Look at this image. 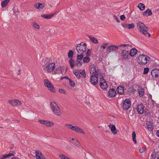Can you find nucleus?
<instances>
[{"instance_id": "nucleus-1", "label": "nucleus", "mask_w": 159, "mask_h": 159, "mask_svg": "<svg viewBox=\"0 0 159 159\" xmlns=\"http://www.w3.org/2000/svg\"><path fill=\"white\" fill-rule=\"evenodd\" d=\"M51 61L47 58L42 61L41 64L43 70L48 73L52 72L55 68V64L54 63H51Z\"/></svg>"}, {"instance_id": "nucleus-2", "label": "nucleus", "mask_w": 159, "mask_h": 159, "mask_svg": "<svg viewBox=\"0 0 159 159\" xmlns=\"http://www.w3.org/2000/svg\"><path fill=\"white\" fill-rule=\"evenodd\" d=\"M137 28L139 30L145 35L147 34L148 37L151 36L150 34L148 32V28L145 25L141 22H139L137 23Z\"/></svg>"}, {"instance_id": "nucleus-3", "label": "nucleus", "mask_w": 159, "mask_h": 159, "mask_svg": "<svg viewBox=\"0 0 159 159\" xmlns=\"http://www.w3.org/2000/svg\"><path fill=\"white\" fill-rule=\"evenodd\" d=\"M50 107L54 114L56 116H60L62 113L60 108L57 104L54 102H51L50 103Z\"/></svg>"}, {"instance_id": "nucleus-4", "label": "nucleus", "mask_w": 159, "mask_h": 159, "mask_svg": "<svg viewBox=\"0 0 159 159\" xmlns=\"http://www.w3.org/2000/svg\"><path fill=\"white\" fill-rule=\"evenodd\" d=\"M150 59L149 57L142 54L138 57V63L140 65H145L149 62Z\"/></svg>"}, {"instance_id": "nucleus-5", "label": "nucleus", "mask_w": 159, "mask_h": 159, "mask_svg": "<svg viewBox=\"0 0 159 159\" xmlns=\"http://www.w3.org/2000/svg\"><path fill=\"white\" fill-rule=\"evenodd\" d=\"M74 53L73 51L70 50V66L72 68H73L74 67H80L82 65L81 63L80 62V61L77 60L74 62V60L72 58Z\"/></svg>"}, {"instance_id": "nucleus-6", "label": "nucleus", "mask_w": 159, "mask_h": 159, "mask_svg": "<svg viewBox=\"0 0 159 159\" xmlns=\"http://www.w3.org/2000/svg\"><path fill=\"white\" fill-rule=\"evenodd\" d=\"M73 73L78 79L85 78L86 77V74L84 69L82 70L75 69L73 70Z\"/></svg>"}, {"instance_id": "nucleus-7", "label": "nucleus", "mask_w": 159, "mask_h": 159, "mask_svg": "<svg viewBox=\"0 0 159 159\" xmlns=\"http://www.w3.org/2000/svg\"><path fill=\"white\" fill-rule=\"evenodd\" d=\"M86 44L82 42L77 45L76 49L79 54H83L86 51Z\"/></svg>"}, {"instance_id": "nucleus-8", "label": "nucleus", "mask_w": 159, "mask_h": 159, "mask_svg": "<svg viewBox=\"0 0 159 159\" xmlns=\"http://www.w3.org/2000/svg\"><path fill=\"white\" fill-rule=\"evenodd\" d=\"M43 82L44 85L47 87L48 90L53 93L55 92V89L54 88L53 85L48 80H44Z\"/></svg>"}, {"instance_id": "nucleus-9", "label": "nucleus", "mask_w": 159, "mask_h": 159, "mask_svg": "<svg viewBox=\"0 0 159 159\" xmlns=\"http://www.w3.org/2000/svg\"><path fill=\"white\" fill-rule=\"evenodd\" d=\"M129 53V51L125 49L122 50L121 52V56L122 60H128L130 56Z\"/></svg>"}, {"instance_id": "nucleus-10", "label": "nucleus", "mask_w": 159, "mask_h": 159, "mask_svg": "<svg viewBox=\"0 0 159 159\" xmlns=\"http://www.w3.org/2000/svg\"><path fill=\"white\" fill-rule=\"evenodd\" d=\"M98 74H93L90 79V82L91 84L94 85H95L98 83Z\"/></svg>"}, {"instance_id": "nucleus-11", "label": "nucleus", "mask_w": 159, "mask_h": 159, "mask_svg": "<svg viewBox=\"0 0 159 159\" xmlns=\"http://www.w3.org/2000/svg\"><path fill=\"white\" fill-rule=\"evenodd\" d=\"M100 86L103 89H106L108 88V84L103 76L100 79Z\"/></svg>"}, {"instance_id": "nucleus-12", "label": "nucleus", "mask_w": 159, "mask_h": 159, "mask_svg": "<svg viewBox=\"0 0 159 159\" xmlns=\"http://www.w3.org/2000/svg\"><path fill=\"white\" fill-rule=\"evenodd\" d=\"M38 121L41 124L48 127H51L54 125L53 122L47 120H39Z\"/></svg>"}, {"instance_id": "nucleus-13", "label": "nucleus", "mask_w": 159, "mask_h": 159, "mask_svg": "<svg viewBox=\"0 0 159 159\" xmlns=\"http://www.w3.org/2000/svg\"><path fill=\"white\" fill-rule=\"evenodd\" d=\"M151 74L152 77L155 79L159 78V70L157 68H154L151 71Z\"/></svg>"}, {"instance_id": "nucleus-14", "label": "nucleus", "mask_w": 159, "mask_h": 159, "mask_svg": "<svg viewBox=\"0 0 159 159\" xmlns=\"http://www.w3.org/2000/svg\"><path fill=\"white\" fill-rule=\"evenodd\" d=\"M131 105V104L130 100L126 99L124 102L123 107L124 109L128 110L130 107Z\"/></svg>"}, {"instance_id": "nucleus-15", "label": "nucleus", "mask_w": 159, "mask_h": 159, "mask_svg": "<svg viewBox=\"0 0 159 159\" xmlns=\"http://www.w3.org/2000/svg\"><path fill=\"white\" fill-rule=\"evenodd\" d=\"M70 129L78 133L83 134H85L84 132L83 129L77 126H75L70 125Z\"/></svg>"}, {"instance_id": "nucleus-16", "label": "nucleus", "mask_w": 159, "mask_h": 159, "mask_svg": "<svg viewBox=\"0 0 159 159\" xmlns=\"http://www.w3.org/2000/svg\"><path fill=\"white\" fill-rule=\"evenodd\" d=\"M8 102H9L13 106H19L22 104L21 102L17 99L9 100Z\"/></svg>"}, {"instance_id": "nucleus-17", "label": "nucleus", "mask_w": 159, "mask_h": 159, "mask_svg": "<svg viewBox=\"0 0 159 159\" xmlns=\"http://www.w3.org/2000/svg\"><path fill=\"white\" fill-rule=\"evenodd\" d=\"M90 73L93 74H98V69L96 70L95 66L94 64H91L89 67Z\"/></svg>"}, {"instance_id": "nucleus-18", "label": "nucleus", "mask_w": 159, "mask_h": 159, "mask_svg": "<svg viewBox=\"0 0 159 159\" xmlns=\"http://www.w3.org/2000/svg\"><path fill=\"white\" fill-rule=\"evenodd\" d=\"M119 46L114 45H111L108 47L107 49V51L110 52L112 51H116L118 50Z\"/></svg>"}, {"instance_id": "nucleus-19", "label": "nucleus", "mask_w": 159, "mask_h": 159, "mask_svg": "<svg viewBox=\"0 0 159 159\" xmlns=\"http://www.w3.org/2000/svg\"><path fill=\"white\" fill-rule=\"evenodd\" d=\"M35 153L36 159H45L44 156L40 151L37 150Z\"/></svg>"}, {"instance_id": "nucleus-20", "label": "nucleus", "mask_w": 159, "mask_h": 159, "mask_svg": "<svg viewBox=\"0 0 159 159\" xmlns=\"http://www.w3.org/2000/svg\"><path fill=\"white\" fill-rule=\"evenodd\" d=\"M144 108V106L142 104H140L137 105L136 110L139 114H141L143 113Z\"/></svg>"}, {"instance_id": "nucleus-21", "label": "nucleus", "mask_w": 159, "mask_h": 159, "mask_svg": "<svg viewBox=\"0 0 159 159\" xmlns=\"http://www.w3.org/2000/svg\"><path fill=\"white\" fill-rule=\"evenodd\" d=\"M108 95L111 98L114 97L116 94V90L114 89H110L108 92Z\"/></svg>"}, {"instance_id": "nucleus-22", "label": "nucleus", "mask_w": 159, "mask_h": 159, "mask_svg": "<svg viewBox=\"0 0 159 159\" xmlns=\"http://www.w3.org/2000/svg\"><path fill=\"white\" fill-rule=\"evenodd\" d=\"M116 90L118 93L120 95H122L124 93V88L122 86H118Z\"/></svg>"}, {"instance_id": "nucleus-23", "label": "nucleus", "mask_w": 159, "mask_h": 159, "mask_svg": "<svg viewBox=\"0 0 159 159\" xmlns=\"http://www.w3.org/2000/svg\"><path fill=\"white\" fill-rule=\"evenodd\" d=\"M151 156L152 159H159V152L155 150Z\"/></svg>"}, {"instance_id": "nucleus-24", "label": "nucleus", "mask_w": 159, "mask_h": 159, "mask_svg": "<svg viewBox=\"0 0 159 159\" xmlns=\"http://www.w3.org/2000/svg\"><path fill=\"white\" fill-rule=\"evenodd\" d=\"M70 144L74 147L77 146L79 145V143L75 139L72 138L70 141Z\"/></svg>"}, {"instance_id": "nucleus-25", "label": "nucleus", "mask_w": 159, "mask_h": 159, "mask_svg": "<svg viewBox=\"0 0 159 159\" xmlns=\"http://www.w3.org/2000/svg\"><path fill=\"white\" fill-rule=\"evenodd\" d=\"M34 6L36 8L40 10L44 7V3H37L34 4Z\"/></svg>"}, {"instance_id": "nucleus-26", "label": "nucleus", "mask_w": 159, "mask_h": 159, "mask_svg": "<svg viewBox=\"0 0 159 159\" xmlns=\"http://www.w3.org/2000/svg\"><path fill=\"white\" fill-rule=\"evenodd\" d=\"M137 50L135 48H132L129 52V56L131 57H133L137 53Z\"/></svg>"}, {"instance_id": "nucleus-27", "label": "nucleus", "mask_w": 159, "mask_h": 159, "mask_svg": "<svg viewBox=\"0 0 159 159\" xmlns=\"http://www.w3.org/2000/svg\"><path fill=\"white\" fill-rule=\"evenodd\" d=\"M88 36L90 41L93 43L95 44H98V40L94 37H92L89 35H88Z\"/></svg>"}, {"instance_id": "nucleus-28", "label": "nucleus", "mask_w": 159, "mask_h": 159, "mask_svg": "<svg viewBox=\"0 0 159 159\" xmlns=\"http://www.w3.org/2000/svg\"><path fill=\"white\" fill-rule=\"evenodd\" d=\"M152 14L151 11L148 9L143 12V15L146 16H150L152 15Z\"/></svg>"}, {"instance_id": "nucleus-29", "label": "nucleus", "mask_w": 159, "mask_h": 159, "mask_svg": "<svg viewBox=\"0 0 159 159\" xmlns=\"http://www.w3.org/2000/svg\"><path fill=\"white\" fill-rule=\"evenodd\" d=\"M109 127L110 128H111V132L113 133V134H117L116 129L115 126L114 125H109Z\"/></svg>"}, {"instance_id": "nucleus-30", "label": "nucleus", "mask_w": 159, "mask_h": 159, "mask_svg": "<svg viewBox=\"0 0 159 159\" xmlns=\"http://www.w3.org/2000/svg\"><path fill=\"white\" fill-rule=\"evenodd\" d=\"M55 13H53L52 15H48V14H44L42 15L41 16L42 17H43L44 18L49 19H50L52 16L53 15H55Z\"/></svg>"}, {"instance_id": "nucleus-31", "label": "nucleus", "mask_w": 159, "mask_h": 159, "mask_svg": "<svg viewBox=\"0 0 159 159\" xmlns=\"http://www.w3.org/2000/svg\"><path fill=\"white\" fill-rule=\"evenodd\" d=\"M147 125L148 127V128L149 130H153L154 129V126L152 123H151L150 122H148L147 123Z\"/></svg>"}, {"instance_id": "nucleus-32", "label": "nucleus", "mask_w": 159, "mask_h": 159, "mask_svg": "<svg viewBox=\"0 0 159 159\" xmlns=\"http://www.w3.org/2000/svg\"><path fill=\"white\" fill-rule=\"evenodd\" d=\"M138 93L139 96L142 97L143 96L144 93V89L143 88H139L138 89Z\"/></svg>"}, {"instance_id": "nucleus-33", "label": "nucleus", "mask_w": 159, "mask_h": 159, "mask_svg": "<svg viewBox=\"0 0 159 159\" xmlns=\"http://www.w3.org/2000/svg\"><path fill=\"white\" fill-rule=\"evenodd\" d=\"M61 67L60 66L57 67L54 71V73L55 74H59L61 72Z\"/></svg>"}, {"instance_id": "nucleus-34", "label": "nucleus", "mask_w": 159, "mask_h": 159, "mask_svg": "<svg viewBox=\"0 0 159 159\" xmlns=\"http://www.w3.org/2000/svg\"><path fill=\"white\" fill-rule=\"evenodd\" d=\"M32 25L33 27L35 29H39L40 28V26L39 24L35 21L33 22Z\"/></svg>"}, {"instance_id": "nucleus-35", "label": "nucleus", "mask_w": 159, "mask_h": 159, "mask_svg": "<svg viewBox=\"0 0 159 159\" xmlns=\"http://www.w3.org/2000/svg\"><path fill=\"white\" fill-rule=\"evenodd\" d=\"M138 7L139 9L141 11H143L145 8V5L141 3L139 4Z\"/></svg>"}, {"instance_id": "nucleus-36", "label": "nucleus", "mask_w": 159, "mask_h": 159, "mask_svg": "<svg viewBox=\"0 0 159 159\" xmlns=\"http://www.w3.org/2000/svg\"><path fill=\"white\" fill-rule=\"evenodd\" d=\"M90 59L89 57H85L83 58V61L84 63H88L90 61Z\"/></svg>"}, {"instance_id": "nucleus-37", "label": "nucleus", "mask_w": 159, "mask_h": 159, "mask_svg": "<svg viewBox=\"0 0 159 159\" xmlns=\"http://www.w3.org/2000/svg\"><path fill=\"white\" fill-rule=\"evenodd\" d=\"M9 1H3L1 3L2 7H5Z\"/></svg>"}, {"instance_id": "nucleus-38", "label": "nucleus", "mask_w": 159, "mask_h": 159, "mask_svg": "<svg viewBox=\"0 0 159 159\" xmlns=\"http://www.w3.org/2000/svg\"><path fill=\"white\" fill-rule=\"evenodd\" d=\"M78 54L77 56V60L81 61L84 58V55L83 54Z\"/></svg>"}, {"instance_id": "nucleus-39", "label": "nucleus", "mask_w": 159, "mask_h": 159, "mask_svg": "<svg viewBox=\"0 0 159 159\" xmlns=\"http://www.w3.org/2000/svg\"><path fill=\"white\" fill-rule=\"evenodd\" d=\"M132 139L133 141L136 143H137V141L136 139V134L134 131L133 132L132 134Z\"/></svg>"}, {"instance_id": "nucleus-40", "label": "nucleus", "mask_w": 159, "mask_h": 159, "mask_svg": "<svg viewBox=\"0 0 159 159\" xmlns=\"http://www.w3.org/2000/svg\"><path fill=\"white\" fill-rule=\"evenodd\" d=\"M59 157L61 159H70L68 157L61 154H59Z\"/></svg>"}, {"instance_id": "nucleus-41", "label": "nucleus", "mask_w": 159, "mask_h": 159, "mask_svg": "<svg viewBox=\"0 0 159 159\" xmlns=\"http://www.w3.org/2000/svg\"><path fill=\"white\" fill-rule=\"evenodd\" d=\"M13 13L15 14H17L19 13L18 8L16 7H13Z\"/></svg>"}, {"instance_id": "nucleus-42", "label": "nucleus", "mask_w": 159, "mask_h": 159, "mask_svg": "<svg viewBox=\"0 0 159 159\" xmlns=\"http://www.w3.org/2000/svg\"><path fill=\"white\" fill-rule=\"evenodd\" d=\"M149 68L148 67L145 68L144 69L143 74L145 75L147 74L149 71Z\"/></svg>"}, {"instance_id": "nucleus-43", "label": "nucleus", "mask_w": 159, "mask_h": 159, "mask_svg": "<svg viewBox=\"0 0 159 159\" xmlns=\"http://www.w3.org/2000/svg\"><path fill=\"white\" fill-rule=\"evenodd\" d=\"M16 153L14 151H11L8 154H7V155L8 156V157L14 156L15 154Z\"/></svg>"}, {"instance_id": "nucleus-44", "label": "nucleus", "mask_w": 159, "mask_h": 159, "mask_svg": "<svg viewBox=\"0 0 159 159\" xmlns=\"http://www.w3.org/2000/svg\"><path fill=\"white\" fill-rule=\"evenodd\" d=\"M59 92L61 93H63L64 94H66L67 92L65 90L63 89H59L58 90Z\"/></svg>"}, {"instance_id": "nucleus-45", "label": "nucleus", "mask_w": 159, "mask_h": 159, "mask_svg": "<svg viewBox=\"0 0 159 159\" xmlns=\"http://www.w3.org/2000/svg\"><path fill=\"white\" fill-rule=\"evenodd\" d=\"M134 27V24L132 23L130 24H128V28L129 29H132Z\"/></svg>"}, {"instance_id": "nucleus-46", "label": "nucleus", "mask_w": 159, "mask_h": 159, "mask_svg": "<svg viewBox=\"0 0 159 159\" xmlns=\"http://www.w3.org/2000/svg\"><path fill=\"white\" fill-rule=\"evenodd\" d=\"M7 157H8V156L7 154L2 155L0 156V158L2 159H5Z\"/></svg>"}, {"instance_id": "nucleus-47", "label": "nucleus", "mask_w": 159, "mask_h": 159, "mask_svg": "<svg viewBox=\"0 0 159 159\" xmlns=\"http://www.w3.org/2000/svg\"><path fill=\"white\" fill-rule=\"evenodd\" d=\"M70 86H71L72 87H74L75 86V82L70 80Z\"/></svg>"}, {"instance_id": "nucleus-48", "label": "nucleus", "mask_w": 159, "mask_h": 159, "mask_svg": "<svg viewBox=\"0 0 159 159\" xmlns=\"http://www.w3.org/2000/svg\"><path fill=\"white\" fill-rule=\"evenodd\" d=\"M108 43H105L104 44H102L101 45V47L103 49H105L107 48V47L108 46Z\"/></svg>"}, {"instance_id": "nucleus-49", "label": "nucleus", "mask_w": 159, "mask_h": 159, "mask_svg": "<svg viewBox=\"0 0 159 159\" xmlns=\"http://www.w3.org/2000/svg\"><path fill=\"white\" fill-rule=\"evenodd\" d=\"M127 46H131V45H129V44H121V45L118 46L119 47H126Z\"/></svg>"}, {"instance_id": "nucleus-50", "label": "nucleus", "mask_w": 159, "mask_h": 159, "mask_svg": "<svg viewBox=\"0 0 159 159\" xmlns=\"http://www.w3.org/2000/svg\"><path fill=\"white\" fill-rule=\"evenodd\" d=\"M91 54V51L90 49H89L87 50L86 53V56L87 57H89L90 56Z\"/></svg>"}, {"instance_id": "nucleus-51", "label": "nucleus", "mask_w": 159, "mask_h": 159, "mask_svg": "<svg viewBox=\"0 0 159 159\" xmlns=\"http://www.w3.org/2000/svg\"><path fill=\"white\" fill-rule=\"evenodd\" d=\"M133 88L136 89H139V85L137 84H134L133 86Z\"/></svg>"}, {"instance_id": "nucleus-52", "label": "nucleus", "mask_w": 159, "mask_h": 159, "mask_svg": "<svg viewBox=\"0 0 159 159\" xmlns=\"http://www.w3.org/2000/svg\"><path fill=\"white\" fill-rule=\"evenodd\" d=\"M120 19L122 21H124L125 19V17L124 15H122L120 16Z\"/></svg>"}, {"instance_id": "nucleus-53", "label": "nucleus", "mask_w": 159, "mask_h": 159, "mask_svg": "<svg viewBox=\"0 0 159 159\" xmlns=\"http://www.w3.org/2000/svg\"><path fill=\"white\" fill-rule=\"evenodd\" d=\"M113 16L115 20L118 22H119V21L118 18L115 15H113Z\"/></svg>"}, {"instance_id": "nucleus-54", "label": "nucleus", "mask_w": 159, "mask_h": 159, "mask_svg": "<svg viewBox=\"0 0 159 159\" xmlns=\"http://www.w3.org/2000/svg\"><path fill=\"white\" fill-rule=\"evenodd\" d=\"M122 26L124 27H126L128 28V24H122Z\"/></svg>"}, {"instance_id": "nucleus-55", "label": "nucleus", "mask_w": 159, "mask_h": 159, "mask_svg": "<svg viewBox=\"0 0 159 159\" xmlns=\"http://www.w3.org/2000/svg\"><path fill=\"white\" fill-rule=\"evenodd\" d=\"M155 102V101L152 99L151 100V104L154 107Z\"/></svg>"}, {"instance_id": "nucleus-56", "label": "nucleus", "mask_w": 159, "mask_h": 159, "mask_svg": "<svg viewBox=\"0 0 159 159\" xmlns=\"http://www.w3.org/2000/svg\"><path fill=\"white\" fill-rule=\"evenodd\" d=\"M65 126L68 129L70 128V124H66L65 125Z\"/></svg>"}, {"instance_id": "nucleus-57", "label": "nucleus", "mask_w": 159, "mask_h": 159, "mask_svg": "<svg viewBox=\"0 0 159 159\" xmlns=\"http://www.w3.org/2000/svg\"><path fill=\"white\" fill-rule=\"evenodd\" d=\"M156 134L159 137V130L157 131Z\"/></svg>"}, {"instance_id": "nucleus-58", "label": "nucleus", "mask_w": 159, "mask_h": 159, "mask_svg": "<svg viewBox=\"0 0 159 159\" xmlns=\"http://www.w3.org/2000/svg\"><path fill=\"white\" fill-rule=\"evenodd\" d=\"M139 151L141 153H142L143 152V149H141V148L139 149Z\"/></svg>"}, {"instance_id": "nucleus-59", "label": "nucleus", "mask_w": 159, "mask_h": 159, "mask_svg": "<svg viewBox=\"0 0 159 159\" xmlns=\"http://www.w3.org/2000/svg\"><path fill=\"white\" fill-rule=\"evenodd\" d=\"M68 56L69 58H70V51L68 52Z\"/></svg>"}, {"instance_id": "nucleus-60", "label": "nucleus", "mask_w": 159, "mask_h": 159, "mask_svg": "<svg viewBox=\"0 0 159 159\" xmlns=\"http://www.w3.org/2000/svg\"><path fill=\"white\" fill-rule=\"evenodd\" d=\"M11 159H19L18 158L16 157H13Z\"/></svg>"}, {"instance_id": "nucleus-61", "label": "nucleus", "mask_w": 159, "mask_h": 159, "mask_svg": "<svg viewBox=\"0 0 159 159\" xmlns=\"http://www.w3.org/2000/svg\"><path fill=\"white\" fill-rule=\"evenodd\" d=\"M65 78L66 79H68L70 80V79L68 77V76H65L64 77V78Z\"/></svg>"}, {"instance_id": "nucleus-62", "label": "nucleus", "mask_w": 159, "mask_h": 159, "mask_svg": "<svg viewBox=\"0 0 159 159\" xmlns=\"http://www.w3.org/2000/svg\"><path fill=\"white\" fill-rule=\"evenodd\" d=\"M31 155H31V154H30V155H28V157H31Z\"/></svg>"}, {"instance_id": "nucleus-63", "label": "nucleus", "mask_w": 159, "mask_h": 159, "mask_svg": "<svg viewBox=\"0 0 159 159\" xmlns=\"http://www.w3.org/2000/svg\"><path fill=\"white\" fill-rule=\"evenodd\" d=\"M157 107H159V104H158V105H157Z\"/></svg>"}, {"instance_id": "nucleus-64", "label": "nucleus", "mask_w": 159, "mask_h": 159, "mask_svg": "<svg viewBox=\"0 0 159 159\" xmlns=\"http://www.w3.org/2000/svg\"><path fill=\"white\" fill-rule=\"evenodd\" d=\"M158 148H159V144H158Z\"/></svg>"}]
</instances>
